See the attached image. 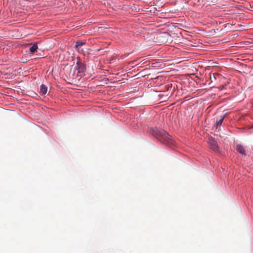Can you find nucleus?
Listing matches in <instances>:
<instances>
[{"mask_svg": "<svg viewBox=\"0 0 253 253\" xmlns=\"http://www.w3.org/2000/svg\"><path fill=\"white\" fill-rule=\"evenodd\" d=\"M155 135L162 143L168 145H173V141L171 136L165 130H157Z\"/></svg>", "mask_w": 253, "mask_h": 253, "instance_id": "1", "label": "nucleus"}, {"mask_svg": "<svg viewBox=\"0 0 253 253\" xmlns=\"http://www.w3.org/2000/svg\"><path fill=\"white\" fill-rule=\"evenodd\" d=\"M77 65L78 67V73H84L85 70V66L84 64L82 63L81 62V59L79 57H78L77 58Z\"/></svg>", "mask_w": 253, "mask_h": 253, "instance_id": "2", "label": "nucleus"}, {"mask_svg": "<svg viewBox=\"0 0 253 253\" xmlns=\"http://www.w3.org/2000/svg\"><path fill=\"white\" fill-rule=\"evenodd\" d=\"M236 150L240 154L242 155H246V151L242 145L240 144L237 145Z\"/></svg>", "mask_w": 253, "mask_h": 253, "instance_id": "5", "label": "nucleus"}, {"mask_svg": "<svg viewBox=\"0 0 253 253\" xmlns=\"http://www.w3.org/2000/svg\"><path fill=\"white\" fill-rule=\"evenodd\" d=\"M85 44L84 42L83 41H77L76 42L75 47L78 49L79 52H81L80 49L82 46Z\"/></svg>", "mask_w": 253, "mask_h": 253, "instance_id": "6", "label": "nucleus"}, {"mask_svg": "<svg viewBox=\"0 0 253 253\" xmlns=\"http://www.w3.org/2000/svg\"><path fill=\"white\" fill-rule=\"evenodd\" d=\"M47 86L45 85L42 84L40 86V92H39L40 94L41 95L45 94L47 92Z\"/></svg>", "mask_w": 253, "mask_h": 253, "instance_id": "4", "label": "nucleus"}, {"mask_svg": "<svg viewBox=\"0 0 253 253\" xmlns=\"http://www.w3.org/2000/svg\"><path fill=\"white\" fill-rule=\"evenodd\" d=\"M37 49H38L37 45L36 44H34L30 48V51L32 53H33L35 52Z\"/></svg>", "mask_w": 253, "mask_h": 253, "instance_id": "8", "label": "nucleus"}, {"mask_svg": "<svg viewBox=\"0 0 253 253\" xmlns=\"http://www.w3.org/2000/svg\"><path fill=\"white\" fill-rule=\"evenodd\" d=\"M213 77H212L211 75L210 76L211 82H212L213 79H215V77L214 74L212 75Z\"/></svg>", "mask_w": 253, "mask_h": 253, "instance_id": "9", "label": "nucleus"}, {"mask_svg": "<svg viewBox=\"0 0 253 253\" xmlns=\"http://www.w3.org/2000/svg\"><path fill=\"white\" fill-rule=\"evenodd\" d=\"M224 119V116H221L219 117V119H217L216 122V128L218 126H220L221 125V124Z\"/></svg>", "mask_w": 253, "mask_h": 253, "instance_id": "7", "label": "nucleus"}, {"mask_svg": "<svg viewBox=\"0 0 253 253\" xmlns=\"http://www.w3.org/2000/svg\"><path fill=\"white\" fill-rule=\"evenodd\" d=\"M209 144L211 146V149L214 151H216L218 149V146L217 142L212 138L209 139Z\"/></svg>", "mask_w": 253, "mask_h": 253, "instance_id": "3", "label": "nucleus"}, {"mask_svg": "<svg viewBox=\"0 0 253 253\" xmlns=\"http://www.w3.org/2000/svg\"><path fill=\"white\" fill-rule=\"evenodd\" d=\"M225 85H226V84H225L224 85H220L219 86L218 88L220 90H223V89H224Z\"/></svg>", "mask_w": 253, "mask_h": 253, "instance_id": "10", "label": "nucleus"}]
</instances>
